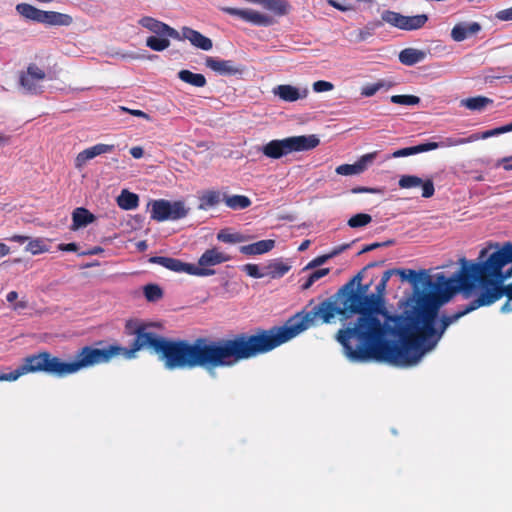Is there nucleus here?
I'll return each instance as SVG.
<instances>
[{
    "mask_svg": "<svg viewBox=\"0 0 512 512\" xmlns=\"http://www.w3.org/2000/svg\"><path fill=\"white\" fill-rule=\"evenodd\" d=\"M383 264L384 261L369 263L337 293L317 304L310 301L301 312L289 318L284 325L270 329L258 328L262 354L288 342L311 326L332 323L337 315L342 321H347L351 315L357 314L356 321L349 322L347 327L338 330L337 341L352 361L376 360L387 363L394 343L389 339V336L394 337V317H389L388 322H382L378 317H374L373 308H370L368 300L370 298L368 291L373 281L367 284L362 283L366 270Z\"/></svg>",
    "mask_w": 512,
    "mask_h": 512,
    "instance_id": "1",
    "label": "nucleus"
},
{
    "mask_svg": "<svg viewBox=\"0 0 512 512\" xmlns=\"http://www.w3.org/2000/svg\"><path fill=\"white\" fill-rule=\"evenodd\" d=\"M151 324L128 320L125 331L134 335L130 348L109 345L106 348H95L105 356L100 357L98 364L107 363L113 357L123 355L131 359L143 348H151L159 355L168 370L202 368L212 373L217 368L232 367L235 364L262 355L257 330L253 334L241 332L231 338L213 341L198 337L194 341L170 340L147 331Z\"/></svg>",
    "mask_w": 512,
    "mask_h": 512,
    "instance_id": "2",
    "label": "nucleus"
},
{
    "mask_svg": "<svg viewBox=\"0 0 512 512\" xmlns=\"http://www.w3.org/2000/svg\"><path fill=\"white\" fill-rule=\"evenodd\" d=\"M506 296L507 300L501 307V311H512V283L507 286H494L482 290L476 299L463 306L452 315H443L440 326L436 328V321L440 302L435 295H422L414 311L407 316L394 318V337L399 342H394L387 363L399 367H411L416 365L425 353L435 348L446 329L454 322L468 313L482 307L489 306Z\"/></svg>",
    "mask_w": 512,
    "mask_h": 512,
    "instance_id": "3",
    "label": "nucleus"
},
{
    "mask_svg": "<svg viewBox=\"0 0 512 512\" xmlns=\"http://www.w3.org/2000/svg\"><path fill=\"white\" fill-rule=\"evenodd\" d=\"M497 250L489 255L488 249L480 251L478 262H469L461 259V269L456 277H446L444 273H438L435 280L431 278V285L423 286L424 289L433 290L440 305L447 302L458 291H462L465 297L475 289L476 284L482 290L494 286H504L503 283L512 276L511 242H505L502 246L495 244Z\"/></svg>",
    "mask_w": 512,
    "mask_h": 512,
    "instance_id": "4",
    "label": "nucleus"
},
{
    "mask_svg": "<svg viewBox=\"0 0 512 512\" xmlns=\"http://www.w3.org/2000/svg\"><path fill=\"white\" fill-rule=\"evenodd\" d=\"M104 353L94 350L92 346H84L76 352L75 360L64 362L48 351H42L25 357L22 364L9 373L0 374V381H16L29 373L45 372L58 377L74 374L82 369L97 365Z\"/></svg>",
    "mask_w": 512,
    "mask_h": 512,
    "instance_id": "5",
    "label": "nucleus"
},
{
    "mask_svg": "<svg viewBox=\"0 0 512 512\" xmlns=\"http://www.w3.org/2000/svg\"><path fill=\"white\" fill-rule=\"evenodd\" d=\"M320 139L314 135L292 136L284 139L271 140L260 148L268 158L279 159L292 152L308 151L316 148Z\"/></svg>",
    "mask_w": 512,
    "mask_h": 512,
    "instance_id": "6",
    "label": "nucleus"
},
{
    "mask_svg": "<svg viewBox=\"0 0 512 512\" xmlns=\"http://www.w3.org/2000/svg\"><path fill=\"white\" fill-rule=\"evenodd\" d=\"M16 11L28 20L48 26H70L73 23V18L68 14L43 11L27 3L18 4Z\"/></svg>",
    "mask_w": 512,
    "mask_h": 512,
    "instance_id": "7",
    "label": "nucleus"
},
{
    "mask_svg": "<svg viewBox=\"0 0 512 512\" xmlns=\"http://www.w3.org/2000/svg\"><path fill=\"white\" fill-rule=\"evenodd\" d=\"M150 205L151 219L158 222L183 219L190 211L183 200L171 202L165 199H158L151 201Z\"/></svg>",
    "mask_w": 512,
    "mask_h": 512,
    "instance_id": "8",
    "label": "nucleus"
},
{
    "mask_svg": "<svg viewBox=\"0 0 512 512\" xmlns=\"http://www.w3.org/2000/svg\"><path fill=\"white\" fill-rule=\"evenodd\" d=\"M231 260V257L220 251L217 247L207 249L199 258L198 264H190L192 268L189 275L205 277L215 274V270L211 267L222 264Z\"/></svg>",
    "mask_w": 512,
    "mask_h": 512,
    "instance_id": "9",
    "label": "nucleus"
},
{
    "mask_svg": "<svg viewBox=\"0 0 512 512\" xmlns=\"http://www.w3.org/2000/svg\"><path fill=\"white\" fill-rule=\"evenodd\" d=\"M477 139L478 138L474 135L470 136L467 139L449 137V138H446V140L444 142H442L441 144L437 143V142H427V143H421L419 145L412 146V147H405L402 149H398L395 152H393L392 156L394 158L406 157V156H410V155H414V154H418V153H422V152L435 150V149L439 148L440 146L463 145V144L472 142Z\"/></svg>",
    "mask_w": 512,
    "mask_h": 512,
    "instance_id": "10",
    "label": "nucleus"
},
{
    "mask_svg": "<svg viewBox=\"0 0 512 512\" xmlns=\"http://www.w3.org/2000/svg\"><path fill=\"white\" fill-rule=\"evenodd\" d=\"M46 77L44 70L36 64H30L26 72H22L19 77L20 85L29 93H38L39 83Z\"/></svg>",
    "mask_w": 512,
    "mask_h": 512,
    "instance_id": "11",
    "label": "nucleus"
},
{
    "mask_svg": "<svg viewBox=\"0 0 512 512\" xmlns=\"http://www.w3.org/2000/svg\"><path fill=\"white\" fill-rule=\"evenodd\" d=\"M205 65L215 73L222 76H235L243 73L244 68L233 60H223L211 56L205 59Z\"/></svg>",
    "mask_w": 512,
    "mask_h": 512,
    "instance_id": "12",
    "label": "nucleus"
},
{
    "mask_svg": "<svg viewBox=\"0 0 512 512\" xmlns=\"http://www.w3.org/2000/svg\"><path fill=\"white\" fill-rule=\"evenodd\" d=\"M224 11L232 16H237L242 20L258 26H270L273 24V18L252 9L225 8Z\"/></svg>",
    "mask_w": 512,
    "mask_h": 512,
    "instance_id": "13",
    "label": "nucleus"
},
{
    "mask_svg": "<svg viewBox=\"0 0 512 512\" xmlns=\"http://www.w3.org/2000/svg\"><path fill=\"white\" fill-rule=\"evenodd\" d=\"M138 24L158 36H170L175 40H181L180 33L176 29L153 17L144 16L139 19Z\"/></svg>",
    "mask_w": 512,
    "mask_h": 512,
    "instance_id": "14",
    "label": "nucleus"
},
{
    "mask_svg": "<svg viewBox=\"0 0 512 512\" xmlns=\"http://www.w3.org/2000/svg\"><path fill=\"white\" fill-rule=\"evenodd\" d=\"M387 283L380 281L375 287V293L370 294V308H373L374 317L378 315L384 318V322H388L389 317H395L396 315H390L385 307V293Z\"/></svg>",
    "mask_w": 512,
    "mask_h": 512,
    "instance_id": "15",
    "label": "nucleus"
},
{
    "mask_svg": "<svg viewBox=\"0 0 512 512\" xmlns=\"http://www.w3.org/2000/svg\"><path fill=\"white\" fill-rule=\"evenodd\" d=\"M398 185L402 189H411L422 187V197L430 198L434 195L435 188L431 179L423 181L420 177L415 175H403L400 177Z\"/></svg>",
    "mask_w": 512,
    "mask_h": 512,
    "instance_id": "16",
    "label": "nucleus"
},
{
    "mask_svg": "<svg viewBox=\"0 0 512 512\" xmlns=\"http://www.w3.org/2000/svg\"><path fill=\"white\" fill-rule=\"evenodd\" d=\"M114 149H115L114 145L103 144V143H99L92 147L86 148L77 154V156L75 158V163H74L75 167L77 169H81L86 165V163L89 160L95 158L96 156L102 155V154L111 153L114 151Z\"/></svg>",
    "mask_w": 512,
    "mask_h": 512,
    "instance_id": "17",
    "label": "nucleus"
},
{
    "mask_svg": "<svg viewBox=\"0 0 512 512\" xmlns=\"http://www.w3.org/2000/svg\"><path fill=\"white\" fill-rule=\"evenodd\" d=\"M395 275H399L402 281H409L416 289L418 285H421L422 288L431 285V276L426 270L416 272L412 269L395 268Z\"/></svg>",
    "mask_w": 512,
    "mask_h": 512,
    "instance_id": "18",
    "label": "nucleus"
},
{
    "mask_svg": "<svg viewBox=\"0 0 512 512\" xmlns=\"http://www.w3.org/2000/svg\"><path fill=\"white\" fill-rule=\"evenodd\" d=\"M180 36L181 40L187 39L193 46L201 50L209 51L213 47V42L210 38L190 27H183Z\"/></svg>",
    "mask_w": 512,
    "mask_h": 512,
    "instance_id": "19",
    "label": "nucleus"
},
{
    "mask_svg": "<svg viewBox=\"0 0 512 512\" xmlns=\"http://www.w3.org/2000/svg\"><path fill=\"white\" fill-rule=\"evenodd\" d=\"M149 263L160 265L168 270L174 272H184L189 274L192 268L190 267V263L182 262L179 259L165 257V256H152L149 258Z\"/></svg>",
    "mask_w": 512,
    "mask_h": 512,
    "instance_id": "20",
    "label": "nucleus"
},
{
    "mask_svg": "<svg viewBox=\"0 0 512 512\" xmlns=\"http://www.w3.org/2000/svg\"><path fill=\"white\" fill-rule=\"evenodd\" d=\"M374 157H375V154L374 153H370V154L363 155L354 164H342V165H339L336 168V173L339 174V175H344V176L360 174V173H362V172H364L366 170L367 165L370 162H372Z\"/></svg>",
    "mask_w": 512,
    "mask_h": 512,
    "instance_id": "21",
    "label": "nucleus"
},
{
    "mask_svg": "<svg viewBox=\"0 0 512 512\" xmlns=\"http://www.w3.org/2000/svg\"><path fill=\"white\" fill-rule=\"evenodd\" d=\"M274 95L278 96L281 100L286 102H295L298 99L304 98L308 94V90L304 89L302 92L288 84L278 85L273 89Z\"/></svg>",
    "mask_w": 512,
    "mask_h": 512,
    "instance_id": "22",
    "label": "nucleus"
},
{
    "mask_svg": "<svg viewBox=\"0 0 512 512\" xmlns=\"http://www.w3.org/2000/svg\"><path fill=\"white\" fill-rule=\"evenodd\" d=\"M481 30V26L477 22L458 23L451 30V37L456 42H461L468 37L477 34Z\"/></svg>",
    "mask_w": 512,
    "mask_h": 512,
    "instance_id": "23",
    "label": "nucleus"
},
{
    "mask_svg": "<svg viewBox=\"0 0 512 512\" xmlns=\"http://www.w3.org/2000/svg\"><path fill=\"white\" fill-rule=\"evenodd\" d=\"M224 194L225 193H221L220 191L214 189L203 191L198 197V209L207 211L210 208L217 206L220 202L223 201Z\"/></svg>",
    "mask_w": 512,
    "mask_h": 512,
    "instance_id": "24",
    "label": "nucleus"
},
{
    "mask_svg": "<svg viewBox=\"0 0 512 512\" xmlns=\"http://www.w3.org/2000/svg\"><path fill=\"white\" fill-rule=\"evenodd\" d=\"M275 246V241L271 239L260 240L252 244L240 247V252L244 255H261L271 251Z\"/></svg>",
    "mask_w": 512,
    "mask_h": 512,
    "instance_id": "25",
    "label": "nucleus"
},
{
    "mask_svg": "<svg viewBox=\"0 0 512 512\" xmlns=\"http://www.w3.org/2000/svg\"><path fill=\"white\" fill-rule=\"evenodd\" d=\"M96 220L94 214L84 207L74 209L72 213V230H77L93 223Z\"/></svg>",
    "mask_w": 512,
    "mask_h": 512,
    "instance_id": "26",
    "label": "nucleus"
},
{
    "mask_svg": "<svg viewBox=\"0 0 512 512\" xmlns=\"http://www.w3.org/2000/svg\"><path fill=\"white\" fill-rule=\"evenodd\" d=\"M426 52L415 49L405 48L399 53V61L406 66H413L419 62H422L426 58Z\"/></svg>",
    "mask_w": 512,
    "mask_h": 512,
    "instance_id": "27",
    "label": "nucleus"
},
{
    "mask_svg": "<svg viewBox=\"0 0 512 512\" xmlns=\"http://www.w3.org/2000/svg\"><path fill=\"white\" fill-rule=\"evenodd\" d=\"M223 202L232 210H243L251 205V200L245 195H223Z\"/></svg>",
    "mask_w": 512,
    "mask_h": 512,
    "instance_id": "28",
    "label": "nucleus"
},
{
    "mask_svg": "<svg viewBox=\"0 0 512 512\" xmlns=\"http://www.w3.org/2000/svg\"><path fill=\"white\" fill-rule=\"evenodd\" d=\"M178 78L194 87H204L207 84L206 78L203 74L193 73L190 70H181L178 72Z\"/></svg>",
    "mask_w": 512,
    "mask_h": 512,
    "instance_id": "29",
    "label": "nucleus"
},
{
    "mask_svg": "<svg viewBox=\"0 0 512 512\" xmlns=\"http://www.w3.org/2000/svg\"><path fill=\"white\" fill-rule=\"evenodd\" d=\"M265 270L266 276L275 279L283 277L290 270V266L281 260H274L265 267Z\"/></svg>",
    "mask_w": 512,
    "mask_h": 512,
    "instance_id": "30",
    "label": "nucleus"
},
{
    "mask_svg": "<svg viewBox=\"0 0 512 512\" xmlns=\"http://www.w3.org/2000/svg\"><path fill=\"white\" fill-rule=\"evenodd\" d=\"M120 208L125 210L135 209L139 204V197L137 194L123 190L117 199Z\"/></svg>",
    "mask_w": 512,
    "mask_h": 512,
    "instance_id": "31",
    "label": "nucleus"
},
{
    "mask_svg": "<svg viewBox=\"0 0 512 512\" xmlns=\"http://www.w3.org/2000/svg\"><path fill=\"white\" fill-rule=\"evenodd\" d=\"M261 5L279 16L286 15L290 8L286 0H262Z\"/></svg>",
    "mask_w": 512,
    "mask_h": 512,
    "instance_id": "32",
    "label": "nucleus"
},
{
    "mask_svg": "<svg viewBox=\"0 0 512 512\" xmlns=\"http://www.w3.org/2000/svg\"><path fill=\"white\" fill-rule=\"evenodd\" d=\"M428 21L426 14H419L414 16H405L403 21V30L412 31L422 28Z\"/></svg>",
    "mask_w": 512,
    "mask_h": 512,
    "instance_id": "33",
    "label": "nucleus"
},
{
    "mask_svg": "<svg viewBox=\"0 0 512 512\" xmlns=\"http://www.w3.org/2000/svg\"><path fill=\"white\" fill-rule=\"evenodd\" d=\"M493 100L485 96H476L461 101V105L472 111H481Z\"/></svg>",
    "mask_w": 512,
    "mask_h": 512,
    "instance_id": "34",
    "label": "nucleus"
},
{
    "mask_svg": "<svg viewBox=\"0 0 512 512\" xmlns=\"http://www.w3.org/2000/svg\"><path fill=\"white\" fill-rule=\"evenodd\" d=\"M217 240L224 243L235 244L247 241L248 237L238 232L232 233L229 229H222L217 234Z\"/></svg>",
    "mask_w": 512,
    "mask_h": 512,
    "instance_id": "35",
    "label": "nucleus"
},
{
    "mask_svg": "<svg viewBox=\"0 0 512 512\" xmlns=\"http://www.w3.org/2000/svg\"><path fill=\"white\" fill-rule=\"evenodd\" d=\"M170 36H150L146 39V46L150 49L161 52L170 46Z\"/></svg>",
    "mask_w": 512,
    "mask_h": 512,
    "instance_id": "36",
    "label": "nucleus"
},
{
    "mask_svg": "<svg viewBox=\"0 0 512 512\" xmlns=\"http://www.w3.org/2000/svg\"><path fill=\"white\" fill-rule=\"evenodd\" d=\"M381 22H385L393 27L403 30L404 15L391 11L385 10L381 14Z\"/></svg>",
    "mask_w": 512,
    "mask_h": 512,
    "instance_id": "37",
    "label": "nucleus"
},
{
    "mask_svg": "<svg viewBox=\"0 0 512 512\" xmlns=\"http://www.w3.org/2000/svg\"><path fill=\"white\" fill-rule=\"evenodd\" d=\"M144 296L149 302H156L163 297V290L157 284H147L143 288Z\"/></svg>",
    "mask_w": 512,
    "mask_h": 512,
    "instance_id": "38",
    "label": "nucleus"
},
{
    "mask_svg": "<svg viewBox=\"0 0 512 512\" xmlns=\"http://www.w3.org/2000/svg\"><path fill=\"white\" fill-rule=\"evenodd\" d=\"M390 101L394 104L413 106L420 103V98L415 95H392Z\"/></svg>",
    "mask_w": 512,
    "mask_h": 512,
    "instance_id": "39",
    "label": "nucleus"
},
{
    "mask_svg": "<svg viewBox=\"0 0 512 512\" xmlns=\"http://www.w3.org/2000/svg\"><path fill=\"white\" fill-rule=\"evenodd\" d=\"M372 221V217L366 213H358L348 220L351 228H359L368 225Z\"/></svg>",
    "mask_w": 512,
    "mask_h": 512,
    "instance_id": "40",
    "label": "nucleus"
},
{
    "mask_svg": "<svg viewBox=\"0 0 512 512\" xmlns=\"http://www.w3.org/2000/svg\"><path fill=\"white\" fill-rule=\"evenodd\" d=\"M386 86L384 81H378L376 83L367 84L361 89V95L364 97H371L375 95L380 89Z\"/></svg>",
    "mask_w": 512,
    "mask_h": 512,
    "instance_id": "41",
    "label": "nucleus"
},
{
    "mask_svg": "<svg viewBox=\"0 0 512 512\" xmlns=\"http://www.w3.org/2000/svg\"><path fill=\"white\" fill-rule=\"evenodd\" d=\"M25 249L26 251L31 252L33 255L48 251L47 246L39 239L29 241Z\"/></svg>",
    "mask_w": 512,
    "mask_h": 512,
    "instance_id": "42",
    "label": "nucleus"
},
{
    "mask_svg": "<svg viewBox=\"0 0 512 512\" xmlns=\"http://www.w3.org/2000/svg\"><path fill=\"white\" fill-rule=\"evenodd\" d=\"M347 247H348V245H344L341 248L334 250L332 253H330L328 255H321V256L316 257L308 264L307 268L316 267V266H320V265L324 264L329 258L337 255L339 252L345 250Z\"/></svg>",
    "mask_w": 512,
    "mask_h": 512,
    "instance_id": "43",
    "label": "nucleus"
},
{
    "mask_svg": "<svg viewBox=\"0 0 512 512\" xmlns=\"http://www.w3.org/2000/svg\"><path fill=\"white\" fill-rule=\"evenodd\" d=\"M243 271L250 277L253 278H263L266 276V271L262 272L259 269V266L256 264H246L243 266Z\"/></svg>",
    "mask_w": 512,
    "mask_h": 512,
    "instance_id": "44",
    "label": "nucleus"
},
{
    "mask_svg": "<svg viewBox=\"0 0 512 512\" xmlns=\"http://www.w3.org/2000/svg\"><path fill=\"white\" fill-rule=\"evenodd\" d=\"M511 131H512V122L507 125L485 131L482 135V138L485 139V138H489L492 136L500 135V134L511 132Z\"/></svg>",
    "mask_w": 512,
    "mask_h": 512,
    "instance_id": "45",
    "label": "nucleus"
},
{
    "mask_svg": "<svg viewBox=\"0 0 512 512\" xmlns=\"http://www.w3.org/2000/svg\"><path fill=\"white\" fill-rule=\"evenodd\" d=\"M380 26H382V22L377 21V22L371 24V27L367 26L365 29L358 30L357 31V37H356L357 40L358 41H365L370 36H372L373 29L375 27H380Z\"/></svg>",
    "mask_w": 512,
    "mask_h": 512,
    "instance_id": "46",
    "label": "nucleus"
},
{
    "mask_svg": "<svg viewBox=\"0 0 512 512\" xmlns=\"http://www.w3.org/2000/svg\"><path fill=\"white\" fill-rule=\"evenodd\" d=\"M334 85L331 82L318 80L313 83V90L317 93L331 91Z\"/></svg>",
    "mask_w": 512,
    "mask_h": 512,
    "instance_id": "47",
    "label": "nucleus"
},
{
    "mask_svg": "<svg viewBox=\"0 0 512 512\" xmlns=\"http://www.w3.org/2000/svg\"><path fill=\"white\" fill-rule=\"evenodd\" d=\"M392 244V241L389 240V241H386V242H383V243H378V242H375V243H372V244H369V245H366L360 252L359 254H362V253H366V252H369V251H372L376 248H379V247H382V246H389Z\"/></svg>",
    "mask_w": 512,
    "mask_h": 512,
    "instance_id": "48",
    "label": "nucleus"
},
{
    "mask_svg": "<svg viewBox=\"0 0 512 512\" xmlns=\"http://www.w3.org/2000/svg\"><path fill=\"white\" fill-rule=\"evenodd\" d=\"M121 110L133 115V116H136V117H141V118H144L146 120H150V116L145 113L144 111L142 110H137V109H129V108H126V107H120Z\"/></svg>",
    "mask_w": 512,
    "mask_h": 512,
    "instance_id": "49",
    "label": "nucleus"
},
{
    "mask_svg": "<svg viewBox=\"0 0 512 512\" xmlns=\"http://www.w3.org/2000/svg\"><path fill=\"white\" fill-rule=\"evenodd\" d=\"M496 17L501 21L512 20V7L499 11Z\"/></svg>",
    "mask_w": 512,
    "mask_h": 512,
    "instance_id": "50",
    "label": "nucleus"
},
{
    "mask_svg": "<svg viewBox=\"0 0 512 512\" xmlns=\"http://www.w3.org/2000/svg\"><path fill=\"white\" fill-rule=\"evenodd\" d=\"M58 249L65 252H76L78 250V246L76 243H62L58 245Z\"/></svg>",
    "mask_w": 512,
    "mask_h": 512,
    "instance_id": "51",
    "label": "nucleus"
},
{
    "mask_svg": "<svg viewBox=\"0 0 512 512\" xmlns=\"http://www.w3.org/2000/svg\"><path fill=\"white\" fill-rule=\"evenodd\" d=\"M329 271V268H321L312 272L310 276L313 277L315 281H318L322 277L326 276L329 273Z\"/></svg>",
    "mask_w": 512,
    "mask_h": 512,
    "instance_id": "52",
    "label": "nucleus"
},
{
    "mask_svg": "<svg viewBox=\"0 0 512 512\" xmlns=\"http://www.w3.org/2000/svg\"><path fill=\"white\" fill-rule=\"evenodd\" d=\"M353 193H378L379 189L376 188H368V187H355L352 189Z\"/></svg>",
    "mask_w": 512,
    "mask_h": 512,
    "instance_id": "53",
    "label": "nucleus"
},
{
    "mask_svg": "<svg viewBox=\"0 0 512 512\" xmlns=\"http://www.w3.org/2000/svg\"><path fill=\"white\" fill-rule=\"evenodd\" d=\"M130 154L132 155L133 158L139 159L143 156L144 150L140 146H134L130 149Z\"/></svg>",
    "mask_w": 512,
    "mask_h": 512,
    "instance_id": "54",
    "label": "nucleus"
},
{
    "mask_svg": "<svg viewBox=\"0 0 512 512\" xmlns=\"http://www.w3.org/2000/svg\"><path fill=\"white\" fill-rule=\"evenodd\" d=\"M103 252V248L100 246H95L88 251L81 252L80 255H97Z\"/></svg>",
    "mask_w": 512,
    "mask_h": 512,
    "instance_id": "55",
    "label": "nucleus"
},
{
    "mask_svg": "<svg viewBox=\"0 0 512 512\" xmlns=\"http://www.w3.org/2000/svg\"><path fill=\"white\" fill-rule=\"evenodd\" d=\"M501 164H502L504 170L512 171V156L511 157H507V158H503L501 160Z\"/></svg>",
    "mask_w": 512,
    "mask_h": 512,
    "instance_id": "56",
    "label": "nucleus"
},
{
    "mask_svg": "<svg viewBox=\"0 0 512 512\" xmlns=\"http://www.w3.org/2000/svg\"><path fill=\"white\" fill-rule=\"evenodd\" d=\"M395 275V268L393 269H388L386 270L382 277H381V280L380 281H384L385 283H388V281L390 280V278Z\"/></svg>",
    "mask_w": 512,
    "mask_h": 512,
    "instance_id": "57",
    "label": "nucleus"
},
{
    "mask_svg": "<svg viewBox=\"0 0 512 512\" xmlns=\"http://www.w3.org/2000/svg\"><path fill=\"white\" fill-rule=\"evenodd\" d=\"M9 240L23 244L28 240V237L23 235H13Z\"/></svg>",
    "mask_w": 512,
    "mask_h": 512,
    "instance_id": "58",
    "label": "nucleus"
},
{
    "mask_svg": "<svg viewBox=\"0 0 512 512\" xmlns=\"http://www.w3.org/2000/svg\"><path fill=\"white\" fill-rule=\"evenodd\" d=\"M315 282L316 281L314 280V278L309 275L307 280L302 284V289L303 290L309 289Z\"/></svg>",
    "mask_w": 512,
    "mask_h": 512,
    "instance_id": "59",
    "label": "nucleus"
},
{
    "mask_svg": "<svg viewBox=\"0 0 512 512\" xmlns=\"http://www.w3.org/2000/svg\"><path fill=\"white\" fill-rule=\"evenodd\" d=\"M9 253H10V248L4 243H0V258L8 255Z\"/></svg>",
    "mask_w": 512,
    "mask_h": 512,
    "instance_id": "60",
    "label": "nucleus"
},
{
    "mask_svg": "<svg viewBox=\"0 0 512 512\" xmlns=\"http://www.w3.org/2000/svg\"><path fill=\"white\" fill-rule=\"evenodd\" d=\"M18 298V293L16 291H10L7 296H6V300L10 303H13L17 300Z\"/></svg>",
    "mask_w": 512,
    "mask_h": 512,
    "instance_id": "61",
    "label": "nucleus"
},
{
    "mask_svg": "<svg viewBox=\"0 0 512 512\" xmlns=\"http://www.w3.org/2000/svg\"><path fill=\"white\" fill-rule=\"evenodd\" d=\"M26 307H27L26 301H19V302L15 303L14 310L25 309Z\"/></svg>",
    "mask_w": 512,
    "mask_h": 512,
    "instance_id": "62",
    "label": "nucleus"
},
{
    "mask_svg": "<svg viewBox=\"0 0 512 512\" xmlns=\"http://www.w3.org/2000/svg\"><path fill=\"white\" fill-rule=\"evenodd\" d=\"M309 245H310V240H304V241L300 244V246L298 247V250H299V251H305L306 249H308Z\"/></svg>",
    "mask_w": 512,
    "mask_h": 512,
    "instance_id": "63",
    "label": "nucleus"
},
{
    "mask_svg": "<svg viewBox=\"0 0 512 512\" xmlns=\"http://www.w3.org/2000/svg\"><path fill=\"white\" fill-rule=\"evenodd\" d=\"M334 8L340 10V11H345L346 8L344 6H342L340 3L336 2V1H330L329 2Z\"/></svg>",
    "mask_w": 512,
    "mask_h": 512,
    "instance_id": "64",
    "label": "nucleus"
}]
</instances>
